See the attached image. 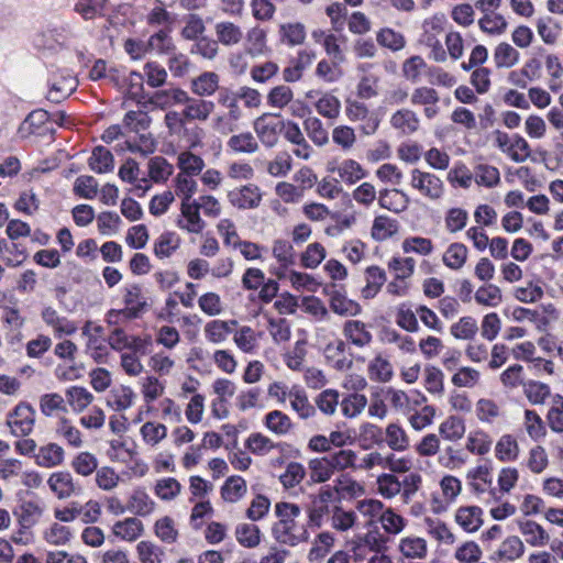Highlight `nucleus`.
Listing matches in <instances>:
<instances>
[{
  "label": "nucleus",
  "instance_id": "29",
  "mask_svg": "<svg viewBox=\"0 0 563 563\" xmlns=\"http://www.w3.org/2000/svg\"><path fill=\"white\" fill-rule=\"evenodd\" d=\"M245 51L251 57L263 56L268 52L267 32L260 25L251 27L246 32Z\"/></svg>",
  "mask_w": 563,
  "mask_h": 563
},
{
  "label": "nucleus",
  "instance_id": "32",
  "mask_svg": "<svg viewBox=\"0 0 563 563\" xmlns=\"http://www.w3.org/2000/svg\"><path fill=\"white\" fill-rule=\"evenodd\" d=\"M155 503L144 489H135L126 503V510L140 517H146L154 510Z\"/></svg>",
  "mask_w": 563,
  "mask_h": 563
},
{
  "label": "nucleus",
  "instance_id": "51",
  "mask_svg": "<svg viewBox=\"0 0 563 563\" xmlns=\"http://www.w3.org/2000/svg\"><path fill=\"white\" fill-rule=\"evenodd\" d=\"M466 431L464 420L457 416H450L439 426V434L449 441L461 440Z\"/></svg>",
  "mask_w": 563,
  "mask_h": 563
},
{
  "label": "nucleus",
  "instance_id": "55",
  "mask_svg": "<svg viewBox=\"0 0 563 563\" xmlns=\"http://www.w3.org/2000/svg\"><path fill=\"white\" fill-rule=\"evenodd\" d=\"M98 459L88 451L78 453L71 461L70 466L80 476L88 477L98 470Z\"/></svg>",
  "mask_w": 563,
  "mask_h": 563
},
{
  "label": "nucleus",
  "instance_id": "33",
  "mask_svg": "<svg viewBox=\"0 0 563 563\" xmlns=\"http://www.w3.org/2000/svg\"><path fill=\"white\" fill-rule=\"evenodd\" d=\"M385 441L388 448L396 452L407 451L410 446L407 431L396 422L387 424L385 429Z\"/></svg>",
  "mask_w": 563,
  "mask_h": 563
},
{
  "label": "nucleus",
  "instance_id": "14",
  "mask_svg": "<svg viewBox=\"0 0 563 563\" xmlns=\"http://www.w3.org/2000/svg\"><path fill=\"white\" fill-rule=\"evenodd\" d=\"M342 333L349 343L360 349L369 345L373 341L371 325L360 320H346L343 323Z\"/></svg>",
  "mask_w": 563,
  "mask_h": 563
},
{
  "label": "nucleus",
  "instance_id": "1",
  "mask_svg": "<svg viewBox=\"0 0 563 563\" xmlns=\"http://www.w3.org/2000/svg\"><path fill=\"white\" fill-rule=\"evenodd\" d=\"M275 514L278 520L273 525L272 534L278 543L296 547L307 541L308 531L306 526L297 520L301 515V508L297 504L277 503Z\"/></svg>",
  "mask_w": 563,
  "mask_h": 563
},
{
  "label": "nucleus",
  "instance_id": "45",
  "mask_svg": "<svg viewBox=\"0 0 563 563\" xmlns=\"http://www.w3.org/2000/svg\"><path fill=\"white\" fill-rule=\"evenodd\" d=\"M520 453L519 444L511 434L501 435L495 446V455L501 462H514Z\"/></svg>",
  "mask_w": 563,
  "mask_h": 563
},
{
  "label": "nucleus",
  "instance_id": "38",
  "mask_svg": "<svg viewBox=\"0 0 563 563\" xmlns=\"http://www.w3.org/2000/svg\"><path fill=\"white\" fill-rule=\"evenodd\" d=\"M238 543L247 549H254L261 543L262 532L254 523L241 522L234 529Z\"/></svg>",
  "mask_w": 563,
  "mask_h": 563
},
{
  "label": "nucleus",
  "instance_id": "61",
  "mask_svg": "<svg viewBox=\"0 0 563 563\" xmlns=\"http://www.w3.org/2000/svg\"><path fill=\"white\" fill-rule=\"evenodd\" d=\"M66 397L75 412L84 411L93 401V395L88 389L80 386L68 388L66 390Z\"/></svg>",
  "mask_w": 563,
  "mask_h": 563
},
{
  "label": "nucleus",
  "instance_id": "3",
  "mask_svg": "<svg viewBox=\"0 0 563 563\" xmlns=\"http://www.w3.org/2000/svg\"><path fill=\"white\" fill-rule=\"evenodd\" d=\"M345 115L351 122H360L364 135H373L380 123L378 117L364 103L355 99L345 100Z\"/></svg>",
  "mask_w": 563,
  "mask_h": 563
},
{
  "label": "nucleus",
  "instance_id": "26",
  "mask_svg": "<svg viewBox=\"0 0 563 563\" xmlns=\"http://www.w3.org/2000/svg\"><path fill=\"white\" fill-rule=\"evenodd\" d=\"M519 531L526 542L534 548L545 547L550 541V536L543 527L532 520L520 521Z\"/></svg>",
  "mask_w": 563,
  "mask_h": 563
},
{
  "label": "nucleus",
  "instance_id": "58",
  "mask_svg": "<svg viewBox=\"0 0 563 563\" xmlns=\"http://www.w3.org/2000/svg\"><path fill=\"white\" fill-rule=\"evenodd\" d=\"M474 299L481 306L496 308L503 302V294L498 286L485 284L475 291Z\"/></svg>",
  "mask_w": 563,
  "mask_h": 563
},
{
  "label": "nucleus",
  "instance_id": "25",
  "mask_svg": "<svg viewBox=\"0 0 563 563\" xmlns=\"http://www.w3.org/2000/svg\"><path fill=\"white\" fill-rule=\"evenodd\" d=\"M35 463L45 468H52L64 462L65 451L56 443L42 445L34 454Z\"/></svg>",
  "mask_w": 563,
  "mask_h": 563
},
{
  "label": "nucleus",
  "instance_id": "28",
  "mask_svg": "<svg viewBox=\"0 0 563 563\" xmlns=\"http://www.w3.org/2000/svg\"><path fill=\"white\" fill-rule=\"evenodd\" d=\"M19 509L18 522L22 529H31L37 525L45 511V507L34 500L23 501Z\"/></svg>",
  "mask_w": 563,
  "mask_h": 563
},
{
  "label": "nucleus",
  "instance_id": "57",
  "mask_svg": "<svg viewBox=\"0 0 563 563\" xmlns=\"http://www.w3.org/2000/svg\"><path fill=\"white\" fill-rule=\"evenodd\" d=\"M366 286L362 294L364 298H373L386 282V273L379 266H369L366 268Z\"/></svg>",
  "mask_w": 563,
  "mask_h": 563
},
{
  "label": "nucleus",
  "instance_id": "5",
  "mask_svg": "<svg viewBox=\"0 0 563 563\" xmlns=\"http://www.w3.org/2000/svg\"><path fill=\"white\" fill-rule=\"evenodd\" d=\"M285 123L276 117L264 113L255 119L253 123L254 131L261 143L266 147H274L279 140Z\"/></svg>",
  "mask_w": 563,
  "mask_h": 563
},
{
  "label": "nucleus",
  "instance_id": "8",
  "mask_svg": "<svg viewBox=\"0 0 563 563\" xmlns=\"http://www.w3.org/2000/svg\"><path fill=\"white\" fill-rule=\"evenodd\" d=\"M181 104H184L181 115L185 118L187 122H206L210 118L211 113L214 111L216 107L213 101L206 100L201 97H190L187 93V91L185 92Z\"/></svg>",
  "mask_w": 563,
  "mask_h": 563
},
{
  "label": "nucleus",
  "instance_id": "46",
  "mask_svg": "<svg viewBox=\"0 0 563 563\" xmlns=\"http://www.w3.org/2000/svg\"><path fill=\"white\" fill-rule=\"evenodd\" d=\"M135 551L140 563H163L166 556L162 547L147 540L140 541Z\"/></svg>",
  "mask_w": 563,
  "mask_h": 563
},
{
  "label": "nucleus",
  "instance_id": "24",
  "mask_svg": "<svg viewBox=\"0 0 563 563\" xmlns=\"http://www.w3.org/2000/svg\"><path fill=\"white\" fill-rule=\"evenodd\" d=\"M112 533L123 541L133 542L144 533V525L135 517L125 518L113 525Z\"/></svg>",
  "mask_w": 563,
  "mask_h": 563
},
{
  "label": "nucleus",
  "instance_id": "37",
  "mask_svg": "<svg viewBox=\"0 0 563 563\" xmlns=\"http://www.w3.org/2000/svg\"><path fill=\"white\" fill-rule=\"evenodd\" d=\"M279 40L288 46H298L305 43L306 26L300 22H288L279 25Z\"/></svg>",
  "mask_w": 563,
  "mask_h": 563
},
{
  "label": "nucleus",
  "instance_id": "18",
  "mask_svg": "<svg viewBox=\"0 0 563 563\" xmlns=\"http://www.w3.org/2000/svg\"><path fill=\"white\" fill-rule=\"evenodd\" d=\"M525 550V544L519 537L509 536L493 552L490 559L498 563L514 562L523 555Z\"/></svg>",
  "mask_w": 563,
  "mask_h": 563
},
{
  "label": "nucleus",
  "instance_id": "39",
  "mask_svg": "<svg viewBox=\"0 0 563 563\" xmlns=\"http://www.w3.org/2000/svg\"><path fill=\"white\" fill-rule=\"evenodd\" d=\"M399 552L408 559H423L428 553L427 541L421 537L408 536L398 544Z\"/></svg>",
  "mask_w": 563,
  "mask_h": 563
},
{
  "label": "nucleus",
  "instance_id": "31",
  "mask_svg": "<svg viewBox=\"0 0 563 563\" xmlns=\"http://www.w3.org/2000/svg\"><path fill=\"white\" fill-rule=\"evenodd\" d=\"M372 66L363 67V75L356 86L357 97L363 100H368L378 96L380 76L376 73L369 71Z\"/></svg>",
  "mask_w": 563,
  "mask_h": 563
},
{
  "label": "nucleus",
  "instance_id": "50",
  "mask_svg": "<svg viewBox=\"0 0 563 563\" xmlns=\"http://www.w3.org/2000/svg\"><path fill=\"white\" fill-rule=\"evenodd\" d=\"M331 137L332 142L345 153L351 152L357 142L355 130L345 124L335 125Z\"/></svg>",
  "mask_w": 563,
  "mask_h": 563
},
{
  "label": "nucleus",
  "instance_id": "21",
  "mask_svg": "<svg viewBox=\"0 0 563 563\" xmlns=\"http://www.w3.org/2000/svg\"><path fill=\"white\" fill-rule=\"evenodd\" d=\"M41 317L44 323L51 327L58 338L62 335H73L78 329L74 321L59 316L53 307H45L41 312Z\"/></svg>",
  "mask_w": 563,
  "mask_h": 563
},
{
  "label": "nucleus",
  "instance_id": "52",
  "mask_svg": "<svg viewBox=\"0 0 563 563\" xmlns=\"http://www.w3.org/2000/svg\"><path fill=\"white\" fill-rule=\"evenodd\" d=\"M316 111L323 118L335 120L341 112V101L330 92L322 93L314 102Z\"/></svg>",
  "mask_w": 563,
  "mask_h": 563
},
{
  "label": "nucleus",
  "instance_id": "16",
  "mask_svg": "<svg viewBox=\"0 0 563 563\" xmlns=\"http://www.w3.org/2000/svg\"><path fill=\"white\" fill-rule=\"evenodd\" d=\"M214 36L225 47L238 46L244 38L243 27L230 20H220L213 26Z\"/></svg>",
  "mask_w": 563,
  "mask_h": 563
},
{
  "label": "nucleus",
  "instance_id": "48",
  "mask_svg": "<svg viewBox=\"0 0 563 563\" xmlns=\"http://www.w3.org/2000/svg\"><path fill=\"white\" fill-rule=\"evenodd\" d=\"M545 420L552 432L563 434V396L560 394L552 396Z\"/></svg>",
  "mask_w": 563,
  "mask_h": 563
},
{
  "label": "nucleus",
  "instance_id": "12",
  "mask_svg": "<svg viewBox=\"0 0 563 563\" xmlns=\"http://www.w3.org/2000/svg\"><path fill=\"white\" fill-rule=\"evenodd\" d=\"M325 292L329 296L330 309L334 313L341 317H355L362 312L361 305L338 290L335 285L328 286Z\"/></svg>",
  "mask_w": 563,
  "mask_h": 563
},
{
  "label": "nucleus",
  "instance_id": "36",
  "mask_svg": "<svg viewBox=\"0 0 563 563\" xmlns=\"http://www.w3.org/2000/svg\"><path fill=\"white\" fill-rule=\"evenodd\" d=\"M357 523V515L354 510H346L342 506H334L330 515L331 528L338 532H346Z\"/></svg>",
  "mask_w": 563,
  "mask_h": 563
},
{
  "label": "nucleus",
  "instance_id": "42",
  "mask_svg": "<svg viewBox=\"0 0 563 563\" xmlns=\"http://www.w3.org/2000/svg\"><path fill=\"white\" fill-rule=\"evenodd\" d=\"M289 402L291 409L301 419H309L316 416V408L310 404L305 390L292 388L289 390Z\"/></svg>",
  "mask_w": 563,
  "mask_h": 563
},
{
  "label": "nucleus",
  "instance_id": "41",
  "mask_svg": "<svg viewBox=\"0 0 563 563\" xmlns=\"http://www.w3.org/2000/svg\"><path fill=\"white\" fill-rule=\"evenodd\" d=\"M247 492V485L245 479L241 476L233 475L225 479L221 487V496L227 503H238L241 500Z\"/></svg>",
  "mask_w": 563,
  "mask_h": 563
},
{
  "label": "nucleus",
  "instance_id": "23",
  "mask_svg": "<svg viewBox=\"0 0 563 563\" xmlns=\"http://www.w3.org/2000/svg\"><path fill=\"white\" fill-rule=\"evenodd\" d=\"M334 470L328 455L308 461V475L313 484H323L332 478Z\"/></svg>",
  "mask_w": 563,
  "mask_h": 563
},
{
  "label": "nucleus",
  "instance_id": "6",
  "mask_svg": "<svg viewBox=\"0 0 563 563\" xmlns=\"http://www.w3.org/2000/svg\"><path fill=\"white\" fill-rule=\"evenodd\" d=\"M333 499V490L330 486L321 487L317 495L311 498L308 506V525L320 528L327 516L331 515L330 503Z\"/></svg>",
  "mask_w": 563,
  "mask_h": 563
},
{
  "label": "nucleus",
  "instance_id": "49",
  "mask_svg": "<svg viewBox=\"0 0 563 563\" xmlns=\"http://www.w3.org/2000/svg\"><path fill=\"white\" fill-rule=\"evenodd\" d=\"M367 404L365 395L352 393L342 398L340 402L341 412L345 418L353 419L364 411Z\"/></svg>",
  "mask_w": 563,
  "mask_h": 563
},
{
  "label": "nucleus",
  "instance_id": "62",
  "mask_svg": "<svg viewBox=\"0 0 563 563\" xmlns=\"http://www.w3.org/2000/svg\"><path fill=\"white\" fill-rule=\"evenodd\" d=\"M148 176L154 183H164L174 172V167L163 156H154L148 161Z\"/></svg>",
  "mask_w": 563,
  "mask_h": 563
},
{
  "label": "nucleus",
  "instance_id": "10",
  "mask_svg": "<svg viewBox=\"0 0 563 563\" xmlns=\"http://www.w3.org/2000/svg\"><path fill=\"white\" fill-rule=\"evenodd\" d=\"M327 170L336 174L347 185H353L366 176L362 165L352 158H345L341 162L332 159L328 162Z\"/></svg>",
  "mask_w": 563,
  "mask_h": 563
},
{
  "label": "nucleus",
  "instance_id": "27",
  "mask_svg": "<svg viewBox=\"0 0 563 563\" xmlns=\"http://www.w3.org/2000/svg\"><path fill=\"white\" fill-rule=\"evenodd\" d=\"M220 76L214 71H203L191 80V91L198 97H211L219 90Z\"/></svg>",
  "mask_w": 563,
  "mask_h": 563
},
{
  "label": "nucleus",
  "instance_id": "2",
  "mask_svg": "<svg viewBox=\"0 0 563 563\" xmlns=\"http://www.w3.org/2000/svg\"><path fill=\"white\" fill-rule=\"evenodd\" d=\"M409 184L415 191L430 201L441 199L444 194L443 180L438 175L419 168L410 172Z\"/></svg>",
  "mask_w": 563,
  "mask_h": 563
},
{
  "label": "nucleus",
  "instance_id": "15",
  "mask_svg": "<svg viewBox=\"0 0 563 563\" xmlns=\"http://www.w3.org/2000/svg\"><path fill=\"white\" fill-rule=\"evenodd\" d=\"M420 118L409 108L395 111L389 118L390 126L401 135H412L420 129Z\"/></svg>",
  "mask_w": 563,
  "mask_h": 563
},
{
  "label": "nucleus",
  "instance_id": "34",
  "mask_svg": "<svg viewBox=\"0 0 563 563\" xmlns=\"http://www.w3.org/2000/svg\"><path fill=\"white\" fill-rule=\"evenodd\" d=\"M227 146L235 154H254L260 148L256 137L251 132L232 134Z\"/></svg>",
  "mask_w": 563,
  "mask_h": 563
},
{
  "label": "nucleus",
  "instance_id": "56",
  "mask_svg": "<svg viewBox=\"0 0 563 563\" xmlns=\"http://www.w3.org/2000/svg\"><path fill=\"white\" fill-rule=\"evenodd\" d=\"M368 374L373 380L387 383L394 375L393 365L386 357L376 355L368 364Z\"/></svg>",
  "mask_w": 563,
  "mask_h": 563
},
{
  "label": "nucleus",
  "instance_id": "43",
  "mask_svg": "<svg viewBox=\"0 0 563 563\" xmlns=\"http://www.w3.org/2000/svg\"><path fill=\"white\" fill-rule=\"evenodd\" d=\"M264 424L276 435H286L294 429L291 419L280 410L269 411L264 418Z\"/></svg>",
  "mask_w": 563,
  "mask_h": 563
},
{
  "label": "nucleus",
  "instance_id": "9",
  "mask_svg": "<svg viewBox=\"0 0 563 563\" xmlns=\"http://www.w3.org/2000/svg\"><path fill=\"white\" fill-rule=\"evenodd\" d=\"M47 485L58 499H67L81 493V486L66 471L52 473L47 479Z\"/></svg>",
  "mask_w": 563,
  "mask_h": 563
},
{
  "label": "nucleus",
  "instance_id": "59",
  "mask_svg": "<svg viewBox=\"0 0 563 563\" xmlns=\"http://www.w3.org/2000/svg\"><path fill=\"white\" fill-rule=\"evenodd\" d=\"M333 495L338 494L343 497H358L365 492L364 486L357 481L353 479L346 474H341L335 481L334 486L331 487Z\"/></svg>",
  "mask_w": 563,
  "mask_h": 563
},
{
  "label": "nucleus",
  "instance_id": "60",
  "mask_svg": "<svg viewBox=\"0 0 563 563\" xmlns=\"http://www.w3.org/2000/svg\"><path fill=\"white\" fill-rule=\"evenodd\" d=\"M334 472H344L345 470H357V454L352 449H340L328 454Z\"/></svg>",
  "mask_w": 563,
  "mask_h": 563
},
{
  "label": "nucleus",
  "instance_id": "63",
  "mask_svg": "<svg viewBox=\"0 0 563 563\" xmlns=\"http://www.w3.org/2000/svg\"><path fill=\"white\" fill-rule=\"evenodd\" d=\"M377 492L386 499H391L401 493V482L391 473H383L376 479Z\"/></svg>",
  "mask_w": 563,
  "mask_h": 563
},
{
  "label": "nucleus",
  "instance_id": "17",
  "mask_svg": "<svg viewBox=\"0 0 563 563\" xmlns=\"http://www.w3.org/2000/svg\"><path fill=\"white\" fill-rule=\"evenodd\" d=\"M123 302L125 314L130 319L140 318L147 309V302L142 294V287L139 284H129L124 287Z\"/></svg>",
  "mask_w": 563,
  "mask_h": 563
},
{
  "label": "nucleus",
  "instance_id": "44",
  "mask_svg": "<svg viewBox=\"0 0 563 563\" xmlns=\"http://www.w3.org/2000/svg\"><path fill=\"white\" fill-rule=\"evenodd\" d=\"M399 225L397 220L387 216L375 217L371 235L375 241H386L398 232Z\"/></svg>",
  "mask_w": 563,
  "mask_h": 563
},
{
  "label": "nucleus",
  "instance_id": "35",
  "mask_svg": "<svg viewBox=\"0 0 563 563\" xmlns=\"http://www.w3.org/2000/svg\"><path fill=\"white\" fill-rule=\"evenodd\" d=\"M468 257V249L460 242L451 243L442 255L443 264L452 269L460 271L464 267Z\"/></svg>",
  "mask_w": 563,
  "mask_h": 563
},
{
  "label": "nucleus",
  "instance_id": "7",
  "mask_svg": "<svg viewBox=\"0 0 563 563\" xmlns=\"http://www.w3.org/2000/svg\"><path fill=\"white\" fill-rule=\"evenodd\" d=\"M263 199V192L255 184L236 187L228 192L230 205L240 210L256 209Z\"/></svg>",
  "mask_w": 563,
  "mask_h": 563
},
{
  "label": "nucleus",
  "instance_id": "13",
  "mask_svg": "<svg viewBox=\"0 0 563 563\" xmlns=\"http://www.w3.org/2000/svg\"><path fill=\"white\" fill-rule=\"evenodd\" d=\"M483 515V509L478 506H461L454 512V521L465 532L474 533L484 523Z\"/></svg>",
  "mask_w": 563,
  "mask_h": 563
},
{
  "label": "nucleus",
  "instance_id": "4",
  "mask_svg": "<svg viewBox=\"0 0 563 563\" xmlns=\"http://www.w3.org/2000/svg\"><path fill=\"white\" fill-rule=\"evenodd\" d=\"M5 423L14 437H26L34 428L35 410L31 405L20 402L8 412Z\"/></svg>",
  "mask_w": 563,
  "mask_h": 563
},
{
  "label": "nucleus",
  "instance_id": "53",
  "mask_svg": "<svg viewBox=\"0 0 563 563\" xmlns=\"http://www.w3.org/2000/svg\"><path fill=\"white\" fill-rule=\"evenodd\" d=\"M520 54L509 43L501 42L494 49V63L497 68H511L519 62Z\"/></svg>",
  "mask_w": 563,
  "mask_h": 563
},
{
  "label": "nucleus",
  "instance_id": "22",
  "mask_svg": "<svg viewBox=\"0 0 563 563\" xmlns=\"http://www.w3.org/2000/svg\"><path fill=\"white\" fill-rule=\"evenodd\" d=\"M136 395L130 386L113 387L107 396V406L114 411H125L134 404Z\"/></svg>",
  "mask_w": 563,
  "mask_h": 563
},
{
  "label": "nucleus",
  "instance_id": "20",
  "mask_svg": "<svg viewBox=\"0 0 563 563\" xmlns=\"http://www.w3.org/2000/svg\"><path fill=\"white\" fill-rule=\"evenodd\" d=\"M185 90L178 87H173L168 89H163L154 92L148 99L141 101L137 100L144 108L148 104L153 108L165 110L175 104H181L183 98L185 96Z\"/></svg>",
  "mask_w": 563,
  "mask_h": 563
},
{
  "label": "nucleus",
  "instance_id": "40",
  "mask_svg": "<svg viewBox=\"0 0 563 563\" xmlns=\"http://www.w3.org/2000/svg\"><path fill=\"white\" fill-rule=\"evenodd\" d=\"M235 325L236 321H224L214 319L206 323L203 328L205 338L207 341L220 344L227 340L229 334L232 332L230 325Z\"/></svg>",
  "mask_w": 563,
  "mask_h": 563
},
{
  "label": "nucleus",
  "instance_id": "11",
  "mask_svg": "<svg viewBox=\"0 0 563 563\" xmlns=\"http://www.w3.org/2000/svg\"><path fill=\"white\" fill-rule=\"evenodd\" d=\"M440 96L434 88L428 86H420L412 90L410 95V102L412 106L423 107L424 118L431 120L435 118L439 112Z\"/></svg>",
  "mask_w": 563,
  "mask_h": 563
},
{
  "label": "nucleus",
  "instance_id": "64",
  "mask_svg": "<svg viewBox=\"0 0 563 563\" xmlns=\"http://www.w3.org/2000/svg\"><path fill=\"white\" fill-rule=\"evenodd\" d=\"M56 434L73 448H80L84 443L80 430L68 419L62 418L56 426Z\"/></svg>",
  "mask_w": 563,
  "mask_h": 563
},
{
  "label": "nucleus",
  "instance_id": "30",
  "mask_svg": "<svg viewBox=\"0 0 563 563\" xmlns=\"http://www.w3.org/2000/svg\"><path fill=\"white\" fill-rule=\"evenodd\" d=\"M199 208L194 201H181V214L184 220L179 221V227L190 233H200L206 223L199 214Z\"/></svg>",
  "mask_w": 563,
  "mask_h": 563
},
{
  "label": "nucleus",
  "instance_id": "47",
  "mask_svg": "<svg viewBox=\"0 0 563 563\" xmlns=\"http://www.w3.org/2000/svg\"><path fill=\"white\" fill-rule=\"evenodd\" d=\"M243 112H223L212 119V129L221 135H229L239 130Z\"/></svg>",
  "mask_w": 563,
  "mask_h": 563
},
{
  "label": "nucleus",
  "instance_id": "54",
  "mask_svg": "<svg viewBox=\"0 0 563 563\" xmlns=\"http://www.w3.org/2000/svg\"><path fill=\"white\" fill-rule=\"evenodd\" d=\"M89 167L98 174L113 170L114 159L112 153L103 146L95 147L89 158Z\"/></svg>",
  "mask_w": 563,
  "mask_h": 563
},
{
  "label": "nucleus",
  "instance_id": "19",
  "mask_svg": "<svg viewBox=\"0 0 563 563\" xmlns=\"http://www.w3.org/2000/svg\"><path fill=\"white\" fill-rule=\"evenodd\" d=\"M378 205L383 209L399 214L408 209L410 205V198L401 189L385 188L378 192Z\"/></svg>",
  "mask_w": 563,
  "mask_h": 563
}]
</instances>
